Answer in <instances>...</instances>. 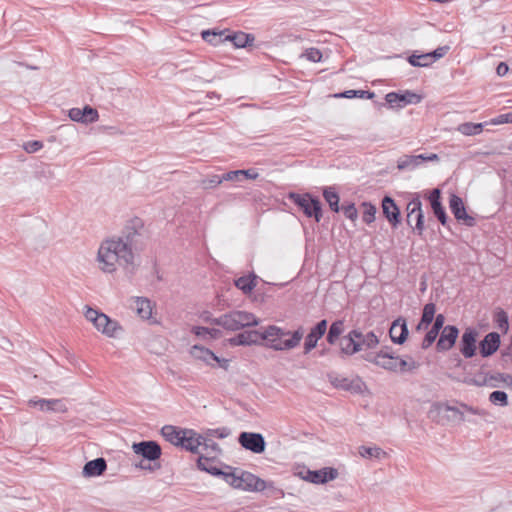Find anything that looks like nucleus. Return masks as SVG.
<instances>
[{"mask_svg": "<svg viewBox=\"0 0 512 512\" xmlns=\"http://www.w3.org/2000/svg\"><path fill=\"white\" fill-rule=\"evenodd\" d=\"M134 258V252L126 248L125 244L117 238L103 241L97 254L100 269L105 273L116 271L117 264L124 267L130 273H133L136 268Z\"/></svg>", "mask_w": 512, "mask_h": 512, "instance_id": "1", "label": "nucleus"}, {"mask_svg": "<svg viewBox=\"0 0 512 512\" xmlns=\"http://www.w3.org/2000/svg\"><path fill=\"white\" fill-rule=\"evenodd\" d=\"M303 337L301 328L291 333L278 326L270 325L262 332V338L267 346L276 351H284L295 348Z\"/></svg>", "mask_w": 512, "mask_h": 512, "instance_id": "2", "label": "nucleus"}, {"mask_svg": "<svg viewBox=\"0 0 512 512\" xmlns=\"http://www.w3.org/2000/svg\"><path fill=\"white\" fill-rule=\"evenodd\" d=\"M211 324L221 326L228 331H238L245 327L257 326L259 320L253 313L233 310L212 319Z\"/></svg>", "mask_w": 512, "mask_h": 512, "instance_id": "3", "label": "nucleus"}, {"mask_svg": "<svg viewBox=\"0 0 512 512\" xmlns=\"http://www.w3.org/2000/svg\"><path fill=\"white\" fill-rule=\"evenodd\" d=\"M226 469L228 474L224 475V480L233 488L256 492L265 490L266 482L254 474L247 471H241L237 474L231 466H226Z\"/></svg>", "mask_w": 512, "mask_h": 512, "instance_id": "4", "label": "nucleus"}, {"mask_svg": "<svg viewBox=\"0 0 512 512\" xmlns=\"http://www.w3.org/2000/svg\"><path fill=\"white\" fill-rule=\"evenodd\" d=\"M286 198L293 202L307 218H313L319 223L323 217L322 204L320 199L309 193L289 192Z\"/></svg>", "mask_w": 512, "mask_h": 512, "instance_id": "5", "label": "nucleus"}, {"mask_svg": "<svg viewBox=\"0 0 512 512\" xmlns=\"http://www.w3.org/2000/svg\"><path fill=\"white\" fill-rule=\"evenodd\" d=\"M407 224L412 228L413 232L419 236L423 235L425 230L424 226V213L422 210V202L420 195L414 193L411 200L408 202L407 207Z\"/></svg>", "mask_w": 512, "mask_h": 512, "instance_id": "6", "label": "nucleus"}, {"mask_svg": "<svg viewBox=\"0 0 512 512\" xmlns=\"http://www.w3.org/2000/svg\"><path fill=\"white\" fill-rule=\"evenodd\" d=\"M328 381L337 389H342L351 393H362L365 383L359 376L352 378L344 377L336 372H329L327 374Z\"/></svg>", "mask_w": 512, "mask_h": 512, "instance_id": "7", "label": "nucleus"}, {"mask_svg": "<svg viewBox=\"0 0 512 512\" xmlns=\"http://www.w3.org/2000/svg\"><path fill=\"white\" fill-rule=\"evenodd\" d=\"M142 228V220L136 217L125 226L122 235L116 238L125 244L126 248H129L131 252H134L138 249L139 239L141 237L140 230Z\"/></svg>", "mask_w": 512, "mask_h": 512, "instance_id": "8", "label": "nucleus"}, {"mask_svg": "<svg viewBox=\"0 0 512 512\" xmlns=\"http://www.w3.org/2000/svg\"><path fill=\"white\" fill-rule=\"evenodd\" d=\"M132 449L135 454L142 456L144 460L153 464L159 463L158 460L162 455L161 446L153 440L133 443Z\"/></svg>", "mask_w": 512, "mask_h": 512, "instance_id": "9", "label": "nucleus"}, {"mask_svg": "<svg viewBox=\"0 0 512 512\" xmlns=\"http://www.w3.org/2000/svg\"><path fill=\"white\" fill-rule=\"evenodd\" d=\"M238 442L245 450L255 454H261L265 451L266 442L261 433L241 432L238 436Z\"/></svg>", "mask_w": 512, "mask_h": 512, "instance_id": "10", "label": "nucleus"}, {"mask_svg": "<svg viewBox=\"0 0 512 512\" xmlns=\"http://www.w3.org/2000/svg\"><path fill=\"white\" fill-rule=\"evenodd\" d=\"M387 104L391 108H403L409 104H418L422 100V96L409 90L403 92H389L385 96Z\"/></svg>", "mask_w": 512, "mask_h": 512, "instance_id": "11", "label": "nucleus"}, {"mask_svg": "<svg viewBox=\"0 0 512 512\" xmlns=\"http://www.w3.org/2000/svg\"><path fill=\"white\" fill-rule=\"evenodd\" d=\"M477 336V330L472 327L466 328L461 336L459 350L466 359H470L476 355Z\"/></svg>", "mask_w": 512, "mask_h": 512, "instance_id": "12", "label": "nucleus"}, {"mask_svg": "<svg viewBox=\"0 0 512 512\" xmlns=\"http://www.w3.org/2000/svg\"><path fill=\"white\" fill-rule=\"evenodd\" d=\"M449 207L454 217L458 221H463V223L468 227H472L476 224L475 218L466 212L463 200L458 195L451 194L449 199Z\"/></svg>", "mask_w": 512, "mask_h": 512, "instance_id": "13", "label": "nucleus"}, {"mask_svg": "<svg viewBox=\"0 0 512 512\" xmlns=\"http://www.w3.org/2000/svg\"><path fill=\"white\" fill-rule=\"evenodd\" d=\"M364 359L387 371L396 372L397 356H394L391 353H385L384 350H381L378 353H368Z\"/></svg>", "mask_w": 512, "mask_h": 512, "instance_id": "14", "label": "nucleus"}, {"mask_svg": "<svg viewBox=\"0 0 512 512\" xmlns=\"http://www.w3.org/2000/svg\"><path fill=\"white\" fill-rule=\"evenodd\" d=\"M383 216L396 228L401 222L400 209L394 199L390 196H384L381 202Z\"/></svg>", "mask_w": 512, "mask_h": 512, "instance_id": "15", "label": "nucleus"}, {"mask_svg": "<svg viewBox=\"0 0 512 512\" xmlns=\"http://www.w3.org/2000/svg\"><path fill=\"white\" fill-rule=\"evenodd\" d=\"M439 156L437 154H419V155H405L400 158L397 162V168L399 170H413L418 167L424 161H438Z\"/></svg>", "mask_w": 512, "mask_h": 512, "instance_id": "16", "label": "nucleus"}, {"mask_svg": "<svg viewBox=\"0 0 512 512\" xmlns=\"http://www.w3.org/2000/svg\"><path fill=\"white\" fill-rule=\"evenodd\" d=\"M459 330L454 325H447L440 333L439 339L436 343V348L439 352L448 351L454 345L458 338Z\"/></svg>", "mask_w": 512, "mask_h": 512, "instance_id": "17", "label": "nucleus"}, {"mask_svg": "<svg viewBox=\"0 0 512 512\" xmlns=\"http://www.w3.org/2000/svg\"><path fill=\"white\" fill-rule=\"evenodd\" d=\"M337 476V469L332 467H325L320 470H307L306 475L303 476V479L314 484H324L328 481L336 479Z\"/></svg>", "mask_w": 512, "mask_h": 512, "instance_id": "18", "label": "nucleus"}, {"mask_svg": "<svg viewBox=\"0 0 512 512\" xmlns=\"http://www.w3.org/2000/svg\"><path fill=\"white\" fill-rule=\"evenodd\" d=\"M202 439L203 435L198 434L193 429H183L181 443L178 446L191 453H198L199 447L204 443Z\"/></svg>", "mask_w": 512, "mask_h": 512, "instance_id": "19", "label": "nucleus"}, {"mask_svg": "<svg viewBox=\"0 0 512 512\" xmlns=\"http://www.w3.org/2000/svg\"><path fill=\"white\" fill-rule=\"evenodd\" d=\"M327 320L323 319L319 321L308 333L304 342V353H309L312 349L317 346L318 340H320L327 330Z\"/></svg>", "mask_w": 512, "mask_h": 512, "instance_id": "20", "label": "nucleus"}, {"mask_svg": "<svg viewBox=\"0 0 512 512\" xmlns=\"http://www.w3.org/2000/svg\"><path fill=\"white\" fill-rule=\"evenodd\" d=\"M427 198L435 217L443 226H445L447 224L448 216L441 202V190L439 188L432 189Z\"/></svg>", "mask_w": 512, "mask_h": 512, "instance_id": "21", "label": "nucleus"}, {"mask_svg": "<svg viewBox=\"0 0 512 512\" xmlns=\"http://www.w3.org/2000/svg\"><path fill=\"white\" fill-rule=\"evenodd\" d=\"M500 335L497 332H490L479 342V352L484 358L493 355L500 347Z\"/></svg>", "mask_w": 512, "mask_h": 512, "instance_id": "22", "label": "nucleus"}, {"mask_svg": "<svg viewBox=\"0 0 512 512\" xmlns=\"http://www.w3.org/2000/svg\"><path fill=\"white\" fill-rule=\"evenodd\" d=\"M408 334L409 331L405 318L398 317L392 322L389 329V335L393 343L399 345L403 344L406 341Z\"/></svg>", "mask_w": 512, "mask_h": 512, "instance_id": "23", "label": "nucleus"}, {"mask_svg": "<svg viewBox=\"0 0 512 512\" xmlns=\"http://www.w3.org/2000/svg\"><path fill=\"white\" fill-rule=\"evenodd\" d=\"M361 331L359 329L351 330L348 335L343 336L340 339V350L341 353L347 356H351L360 351V345L355 343L356 339H360Z\"/></svg>", "mask_w": 512, "mask_h": 512, "instance_id": "24", "label": "nucleus"}, {"mask_svg": "<svg viewBox=\"0 0 512 512\" xmlns=\"http://www.w3.org/2000/svg\"><path fill=\"white\" fill-rule=\"evenodd\" d=\"M261 341H263L262 332L256 330L244 331L229 339L232 346H250L259 344Z\"/></svg>", "mask_w": 512, "mask_h": 512, "instance_id": "25", "label": "nucleus"}, {"mask_svg": "<svg viewBox=\"0 0 512 512\" xmlns=\"http://www.w3.org/2000/svg\"><path fill=\"white\" fill-rule=\"evenodd\" d=\"M94 326L98 331L108 337H115L117 331L121 330V326L117 321L110 319L106 314L101 312L95 320Z\"/></svg>", "mask_w": 512, "mask_h": 512, "instance_id": "26", "label": "nucleus"}, {"mask_svg": "<svg viewBox=\"0 0 512 512\" xmlns=\"http://www.w3.org/2000/svg\"><path fill=\"white\" fill-rule=\"evenodd\" d=\"M69 117L72 121L82 123H93L98 120V111L91 106H85L83 109L72 108L69 110Z\"/></svg>", "mask_w": 512, "mask_h": 512, "instance_id": "27", "label": "nucleus"}, {"mask_svg": "<svg viewBox=\"0 0 512 512\" xmlns=\"http://www.w3.org/2000/svg\"><path fill=\"white\" fill-rule=\"evenodd\" d=\"M29 405L38 407L41 411H52L59 413H65L67 411L65 403L60 399H31L29 400Z\"/></svg>", "mask_w": 512, "mask_h": 512, "instance_id": "28", "label": "nucleus"}, {"mask_svg": "<svg viewBox=\"0 0 512 512\" xmlns=\"http://www.w3.org/2000/svg\"><path fill=\"white\" fill-rule=\"evenodd\" d=\"M107 469V462L104 458L99 457L88 461L82 470V474L84 477H97L102 475Z\"/></svg>", "mask_w": 512, "mask_h": 512, "instance_id": "29", "label": "nucleus"}, {"mask_svg": "<svg viewBox=\"0 0 512 512\" xmlns=\"http://www.w3.org/2000/svg\"><path fill=\"white\" fill-rule=\"evenodd\" d=\"M214 458L215 457H213V456L208 457L205 455H200L197 460V467L200 470L205 471L213 476H220L224 479V475L228 474V470L223 471L220 468L215 467L213 465Z\"/></svg>", "mask_w": 512, "mask_h": 512, "instance_id": "30", "label": "nucleus"}, {"mask_svg": "<svg viewBox=\"0 0 512 512\" xmlns=\"http://www.w3.org/2000/svg\"><path fill=\"white\" fill-rule=\"evenodd\" d=\"M227 41L233 43L236 48H245L253 44L255 37L252 34L245 33L242 31L229 33L226 35Z\"/></svg>", "mask_w": 512, "mask_h": 512, "instance_id": "31", "label": "nucleus"}, {"mask_svg": "<svg viewBox=\"0 0 512 512\" xmlns=\"http://www.w3.org/2000/svg\"><path fill=\"white\" fill-rule=\"evenodd\" d=\"M229 30H204L202 31L201 35L203 40H205L207 43L217 46L225 41H227L226 35Z\"/></svg>", "mask_w": 512, "mask_h": 512, "instance_id": "32", "label": "nucleus"}, {"mask_svg": "<svg viewBox=\"0 0 512 512\" xmlns=\"http://www.w3.org/2000/svg\"><path fill=\"white\" fill-rule=\"evenodd\" d=\"M323 197L325 201L328 203L331 211L338 213L340 211L339 201L340 197L336 187L334 186H326L323 188Z\"/></svg>", "mask_w": 512, "mask_h": 512, "instance_id": "33", "label": "nucleus"}, {"mask_svg": "<svg viewBox=\"0 0 512 512\" xmlns=\"http://www.w3.org/2000/svg\"><path fill=\"white\" fill-rule=\"evenodd\" d=\"M190 354L195 358L202 360L207 364H211L214 360H218V356L214 354L210 349L200 345H194L191 347Z\"/></svg>", "mask_w": 512, "mask_h": 512, "instance_id": "34", "label": "nucleus"}, {"mask_svg": "<svg viewBox=\"0 0 512 512\" xmlns=\"http://www.w3.org/2000/svg\"><path fill=\"white\" fill-rule=\"evenodd\" d=\"M135 310L138 316L142 319L148 320L152 316V303L146 297H136L135 300Z\"/></svg>", "mask_w": 512, "mask_h": 512, "instance_id": "35", "label": "nucleus"}, {"mask_svg": "<svg viewBox=\"0 0 512 512\" xmlns=\"http://www.w3.org/2000/svg\"><path fill=\"white\" fill-rule=\"evenodd\" d=\"M183 429L177 428L173 425H165L161 429V434L171 444L178 446L179 443H181V435H182Z\"/></svg>", "mask_w": 512, "mask_h": 512, "instance_id": "36", "label": "nucleus"}, {"mask_svg": "<svg viewBox=\"0 0 512 512\" xmlns=\"http://www.w3.org/2000/svg\"><path fill=\"white\" fill-rule=\"evenodd\" d=\"M257 276L254 273L241 276L234 281L235 286L244 294L250 293L256 286Z\"/></svg>", "mask_w": 512, "mask_h": 512, "instance_id": "37", "label": "nucleus"}, {"mask_svg": "<svg viewBox=\"0 0 512 512\" xmlns=\"http://www.w3.org/2000/svg\"><path fill=\"white\" fill-rule=\"evenodd\" d=\"M344 332V321L343 320H336L332 322V324L329 327L326 340L329 344L334 345L341 334Z\"/></svg>", "mask_w": 512, "mask_h": 512, "instance_id": "38", "label": "nucleus"}, {"mask_svg": "<svg viewBox=\"0 0 512 512\" xmlns=\"http://www.w3.org/2000/svg\"><path fill=\"white\" fill-rule=\"evenodd\" d=\"M335 98H361V99H372L375 97V93L369 90H346L341 93L334 95Z\"/></svg>", "mask_w": 512, "mask_h": 512, "instance_id": "39", "label": "nucleus"}, {"mask_svg": "<svg viewBox=\"0 0 512 512\" xmlns=\"http://www.w3.org/2000/svg\"><path fill=\"white\" fill-rule=\"evenodd\" d=\"M484 125L482 123L465 122L457 127V131L465 136L478 135L483 131Z\"/></svg>", "mask_w": 512, "mask_h": 512, "instance_id": "40", "label": "nucleus"}, {"mask_svg": "<svg viewBox=\"0 0 512 512\" xmlns=\"http://www.w3.org/2000/svg\"><path fill=\"white\" fill-rule=\"evenodd\" d=\"M355 343L360 345V351H361L363 348H367V349L375 348L379 344V339L375 335V333L372 331H370L366 334H363L361 332L360 339H356Z\"/></svg>", "mask_w": 512, "mask_h": 512, "instance_id": "41", "label": "nucleus"}, {"mask_svg": "<svg viewBox=\"0 0 512 512\" xmlns=\"http://www.w3.org/2000/svg\"><path fill=\"white\" fill-rule=\"evenodd\" d=\"M505 373H500V372H497V373H494V374H489V373H486L483 378H482V381H476V386L478 387H481V386H490V387H498L499 386V383H503V378H501L500 376H504Z\"/></svg>", "mask_w": 512, "mask_h": 512, "instance_id": "42", "label": "nucleus"}, {"mask_svg": "<svg viewBox=\"0 0 512 512\" xmlns=\"http://www.w3.org/2000/svg\"><path fill=\"white\" fill-rule=\"evenodd\" d=\"M363 209L362 211V220L366 224H371L375 221V215L377 212V208L371 202H363L361 204Z\"/></svg>", "mask_w": 512, "mask_h": 512, "instance_id": "43", "label": "nucleus"}, {"mask_svg": "<svg viewBox=\"0 0 512 512\" xmlns=\"http://www.w3.org/2000/svg\"><path fill=\"white\" fill-rule=\"evenodd\" d=\"M419 367V363L416 362L411 357H408V360L397 357L396 360V372H408L416 370Z\"/></svg>", "mask_w": 512, "mask_h": 512, "instance_id": "44", "label": "nucleus"}, {"mask_svg": "<svg viewBox=\"0 0 512 512\" xmlns=\"http://www.w3.org/2000/svg\"><path fill=\"white\" fill-rule=\"evenodd\" d=\"M359 454L363 458H377L381 459L386 456V452L379 447H367L361 446L359 447Z\"/></svg>", "mask_w": 512, "mask_h": 512, "instance_id": "45", "label": "nucleus"}, {"mask_svg": "<svg viewBox=\"0 0 512 512\" xmlns=\"http://www.w3.org/2000/svg\"><path fill=\"white\" fill-rule=\"evenodd\" d=\"M408 62L414 67H428L431 65L430 56L428 53L420 55L412 54L408 57Z\"/></svg>", "mask_w": 512, "mask_h": 512, "instance_id": "46", "label": "nucleus"}, {"mask_svg": "<svg viewBox=\"0 0 512 512\" xmlns=\"http://www.w3.org/2000/svg\"><path fill=\"white\" fill-rule=\"evenodd\" d=\"M489 401L494 405L505 407L508 405V395L504 391L496 390L489 395Z\"/></svg>", "mask_w": 512, "mask_h": 512, "instance_id": "47", "label": "nucleus"}, {"mask_svg": "<svg viewBox=\"0 0 512 512\" xmlns=\"http://www.w3.org/2000/svg\"><path fill=\"white\" fill-rule=\"evenodd\" d=\"M202 441L204 443H202L201 446L207 455L212 454L213 457H216L221 452L219 445L210 438L203 435Z\"/></svg>", "mask_w": 512, "mask_h": 512, "instance_id": "48", "label": "nucleus"}, {"mask_svg": "<svg viewBox=\"0 0 512 512\" xmlns=\"http://www.w3.org/2000/svg\"><path fill=\"white\" fill-rule=\"evenodd\" d=\"M436 306L434 303H427L423 307L421 320L423 324H431L435 317Z\"/></svg>", "mask_w": 512, "mask_h": 512, "instance_id": "49", "label": "nucleus"}, {"mask_svg": "<svg viewBox=\"0 0 512 512\" xmlns=\"http://www.w3.org/2000/svg\"><path fill=\"white\" fill-rule=\"evenodd\" d=\"M494 321L497 324L499 329H501L503 332H507V330L509 328V321H508V315L504 310L499 309L495 313Z\"/></svg>", "mask_w": 512, "mask_h": 512, "instance_id": "50", "label": "nucleus"}, {"mask_svg": "<svg viewBox=\"0 0 512 512\" xmlns=\"http://www.w3.org/2000/svg\"><path fill=\"white\" fill-rule=\"evenodd\" d=\"M230 433H231V430L228 427H221V428H216V429H208L206 431V433L204 434V436H206L207 438L217 437V438L223 439V438L228 437L230 435Z\"/></svg>", "mask_w": 512, "mask_h": 512, "instance_id": "51", "label": "nucleus"}, {"mask_svg": "<svg viewBox=\"0 0 512 512\" xmlns=\"http://www.w3.org/2000/svg\"><path fill=\"white\" fill-rule=\"evenodd\" d=\"M342 211L346 218L355 221L358 218V211L354 203H349L342 206Z\"/></svg>", "mask_w": 512, "mask_h": 512, "instance_id": "52", "label": "nucleus"}, {"mask_svg": "<svg viewBox=\"0 0 512 512\" xmlns=\"http://www.w3.org/2000/svg\"><path fill=\"white\" fill-rule=\"evenodd\" d=\"M304 56L306 57L307 60L314 62V63L320 62L322 59L321 51L319 49L313 48V47L306 49Z\"/></svg>", "mask_w": 512, "mask_h": 512, "instance_id": "53", "label": "nucleus"}, {"mask_svg": "<svg viewBox=\"0 0 512 512\" xmlns=\"http://www.w3.org/2000/svg\"><path fill=\"white\" fill-rule=\"evenodd\" d=\"M438 335L439 332L430 329L424 336V339L421 344L422 349H428L435 342Z\"/></svg>", "mask_w": 512, "mask_h": 512, "instance_id": "54", "label": "nucleus"}, {"mask_svg": "<svg viewBox=\"0 0 512 512\" xmlns=\"http://www.w3.org/2000/svg\"><path fill=\"white\" fill-rule=\"evenodd\" d=\"M448 50L449 46H440L436 48L434 51L429 52L428 54L430 56L431 64H433L438 59L444 57L447 54Z\"/></svg>", "mask_w": 512, "mask_h": 512, "instance_id": "55", "label": "nucleus"}, {"mask_svg": "<svg viewBox=\"0 0 512 512\" xmlns=\"http://www.w3.org/2000/svg\"><path fill=\"white\" fill-rule=\"evenodd\" d=\"M448 50L449 46H440L436 48L434 51L429 52L428 54L430 56L431 64H433L438 59L444 57L447 54Z\"/></svg>", "mask_w": 512, "mask_h": 512, "instance_id": "56", "label": "nucleus"}, {"mask_svg": "<svg viewBox=\"0 0 512 512\" xmlns=\"http://www.w3.org/2000/svg\"><path fill=\"white\" fill-rule=\"evenodd\" d=\"M43 147V143L41 141H28L24 144L23 148L27 153H35L39 151Z\"/></svg>", "mask_w": 512, "mask_h": 512, "instance_id": "57", "label": "nucleus"}, {"mask_svg": "<svg viewBox=\"0 0 512 512\" xmlns=\"http://www.w3.org/2000/svg\"><path fill=\"white\" fill-rule=\"evenodd\" d=\"M491 123L494 125L512 123V112L498 115L496 118L491 120Z\"/></svg>", "mask_w": 512, "mask_h": 512, "instance_id": "58", "label": "nucleus"}, {"mask_svg": "<svg viewBox=\"0 0 512 512\" xmlns=\"http://www.w3.org/2000/svg\"><path fill=\"white\" fill-rule=\"evenodd\" d=\"M431 329L440 333L444 328L445 317L443 314H438L434 317Z\"/></svg>", "mask_w": 512, "mask_h": 512, "instance_id": "59", "label": "nucleus"}, {"mask_svg": "<svg viewBox=\"0 0 512 512\" xmlns=\"http://www.w3.org/2000/svg\"><path fill=\"white\" fill-rule=\"evenodd\" d=\"M222 179L224 181H242V176L240 175V170H232L222 174Z\"/></svg>", "mask_w": 512, "mask_h": 512, "instance_id": "60", "label": "nucleus"}, {"mask_svg": "<svg viewBox=\"0 0 512 512\" xmlns=\"http://www.w3.org/2000/svg\"><path fill=\"white\" fill-rule=\"evenodd\" d=\"M223 181L224 179H222V175H212L211 177L204 181V184L206 185V187L213 188L220 185Z\"/></svg>", "mask_w": 512, "mask_h": 512, "instance_id": "61", "label": "nucleus"}, {"mask_svg": "<svg viewBox=\"0 0 512 512\" xmlns=\"http://www.w3.org/2000/svg\"><path fill=\"white\" fill-rule=\"evenodd\" d=\"M240 175L242 176V179H249V180H255L259 177L258 171L254 168L240 170Z\"/></svg>", "mask_w": 512, "mask_h": 512, "instance_id": "62", "label": "nucleus"}, {"mask_svg": "<svg viewBox=\"0 0 512 512\" xmlns=\"http://www.w3.org/2000/svg\"><path fill=\"white\" fill-rule=\"evenodd\" d=\"M136 467H138L142 470H149V471L153 472L155 470L160 469L161 465H160V463L145 464L144 461H141L139 464L136 465Z\"/></svg>", "mask_w": 512, "mask_h": 512, "instance_id": "63", "label": "nucleus"}, {"mask_svg": "<svg viewBox=\"0 0 512 512\" xmlns=\"http://www.w3.org/2000/svg\"><path fill=\"white\" fill-rule=\"evenodd\" d=\"M445 410L453 412L455 415H457L459 421H464L465 420L464 412L460 408L455 407V406H450V405L446 404L445 405Z\"/></svg>", "mask_w": 512, "mask_h": 512, "instance_id": "64", "label": "nucleus"}]
</instances>
